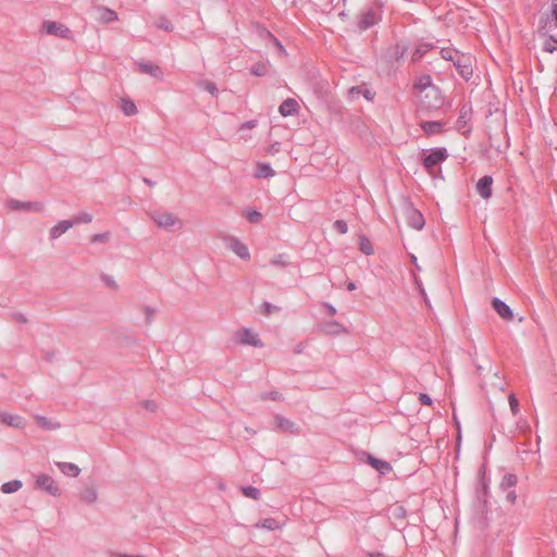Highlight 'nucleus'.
<instances>
[{
  "label": "nucleus",
  "instance_id": "f257e3e1",
  "mask_svg": "<svg viewBox=\"0 0 557 557\" xmlns=\"http://www.w3.org/2000/svg\"><path fill=\"white\" fill-rule=\"evenodd\" d=\"M441 55L443 59L451 61L459 75L465 79H469L472 76L473 70L470 55L461 54L459 51L446 48L441 50Z\"/></svg>",
  "mask_w": 557,
  "mask_h": 557
},
{
  "label": "nucleus",
  "instance_id": "f03ea898",
  "mask_svg": "<svg viewBox=\"0 0 557 557\" xmlns=\"http://www.w3.org/2000/svg\"><path fill=\"white\" fill-rule=\"evenodd\" d=\"M150 218L160 228L173 231L183 227V221L168 211H153L150 213Z\"/></svg>",
  "mask_w": 557,
  "mask_h": 557
},
{
  "label": "nucleus",
  "instance_id": "7ed1b4c3",
  "mask_svg": "<svg viewBox=\"0 0 557 557\" xmlns=\"http://www.w3.org/2000/svg\"><path fill=\"white\" fill-rule=\"evenodd\" d=\"M417 87L420 90H426L425 98L434 99V103L430 104V107H438L443 103L441 90L438 87L432 85L431 77L429 75L421 77Z\"/></svg>",
  "mask_w": 557,
  "mask_h": 557
},
{
  "label": "nucleus",
  "instance_id": "20e7f679",
  "mask_svg": "<svg viewBox=\"0 0 557 557\" xmlns=\"http://www.w3.org/2000/svg\"><path fill=\"white\" fill-rule=\"evenodd\" d=\"M42 32L47 35L55 36L63 39H72V30L64 24L54 21H45L42 23Z\"/></svg>",
  "mask_w": 557,
  "mask_h": 557
},
{
  "label": "nucleus",
  "instance_id": "39448f33",
  "mask_svg": "<svg viewBox=\"0 0 557 557\" xmlns=\"http://www.w3.org/2000/svg\"><path fill=\"white\" fill-rule=\"evenodd\" d=\"M35 487L45 491L51 496H59L61 490L52 476L40 473L35 476Z\"/></svg>",
  "mask_w": 557,
  "mask_h": 557
},
{
  "label": "nucleus",
  "instance_id": "423d86ee",
  "mask_svg": "<svg viewBox=\"0 0 557 557\" xmlns=\"http://www.w3.org/2000/svg\"><path fill=\"white\" fill-rule=\"evenodd\" d=\"M447 158L448 152L446 148H434L423 158L422 163L429 172H432L435 165L445 161Z\"/></svg>",
  "mask_w": 557,
  "mask_h": 557
},
{
  "label": "nucleus",
  "instance_id": "0eeeda50",
  "mask_svg": "<svg viewBox=\"0 0 557 557\" xmlns=\"http://www.w3.org/2000/svg\"><path fill=\"white\" fill-rule=\"evenodd\" d=\"M381 20V12L377 8H369L359 15L358 27L367 30Z\"/></svg>",
  "mask_w": 557,
  "mask_h": 557
},
{
  "label": "nucleus",
  "instance_id": "6e6552de",
  "mask_svg": "<svg viewBox=\"0 0 557 557\" xmlns=\"http://www.w3.org/2000/svg\"><path fill=\"white\" fill-rule=\"evenodd\" d=\"M7 206L14 211L41 212L44 210V205L38 201H20L16 199H10L7 202Z\"/></svg>",
  "mask_w": 557,
  "mask_h": 557
},
{
  "label": "nucleus",
  "instance_id": "1a4fd4ad",
  "mask_svg": "<svg viewBox=\"0 0 557 557\" xmlns=\"http://www.w3.org/2000/svg\"><path fill=\"white\" fill-rule=\"evenodd\" d=\"M0 422L15 429H24L26 426V421L23 417L5 411L0 412Z\"/></svg>",
  "mask_w": 557,
  "mask_h": 557
},
{
  "label": "nucleus",
  "instance_id": "9d476101",
  "mask_svg": "<svg viewBox=\"0 0 557 557\" xmlns=\"http://www.w3.org/2000/svg\"><path fill=\"white\" fill-rule=\"evenodd\" d=\"M492 185L493 177L485 175L481 177L476 183V191L483 199H490L492 197Z\"/></svg>",
  "mask_w": 557,
  "mask_h": 557
},
{
  "label": "nucleus",
  "instance_id": "9b49d317",
  "mask_svg": "<svg viewBox=\"0 0 557 557\" xmlns=\"http://www.w3.org/2000/svg\"><path fill=\"white\" fill-rule=\"evenodd\" d=\"M228 247L240 259L248 260L250 258V252H249V249H248L247 245L242 243L238 238L231 237L230 238V243H228Z\"/></svg>",
  "mask_w": 557,
  "mask_h": 557
},
{
  "label": "nucleus",
  "instance_id": "f8f14e48",
  "mask_svg": "<svg viewBox=\"0 0 557 557\" xmlns=\"http://www.w3.org/2000/svg\"><path fill=\"white\" fill-rule=\"evenodd\" d=\"M79 499L87 505L95 504L98 499V491L96 485L86 484L79 492Z\"/></svg>",
  "mask_w": 557,
  "mask_h": 557
},
{
  "label": "nucleus",
  "instance_id": "ddd939ff",
  "mask_svg": "<svg viewBox=\"0 0 557 557\" xmlns=\"http://www.w3.org/2000/svg\"><path fill=\"white\" fill-rule=\"evenodd\" d=\"M492 307L497 312V314L500 318H503L504 320H506V321L512 320V318H513L512 310L510 309V307L507 304H505L499 298H494L492 300Z\"/></svg>",
  "mask_w": 557,
  "mask_h": 557
},
{
  "label": "nucleus",
  "instance_id": "4468645a",
  "mask_svg": "<svg viewBox=\"0 0 557 557\" xmlns=\"http://www.w3.org/2000/svg\"><path fill=\"white\" fill-rule=\"evenodd\" d=\"M242 344L250 345L253 347H262L263 343L259 335L250 329H245L239 337Z\"/></svg>",
  "mask_w": 557,
  "mask_h": 557
},
{
  "label": "nucleus",
  "instance_id": "2eb2a0df",
  "mask_svg": "<svg viewBox=\"0 0 557 557\" xmlns=\"http://www.w3.org/2000/svg\"><path fill=\"white\" fill-rule=\"evenodd\" d=\"M137 66L140 70V72L148 74L159 81L163 79V73L159 65H156V64H152L149 62H145V61H140L137 63Z\"/></svg>",
  "mask_w": 557,
  "mask_h": 557
},
{
  "label": "nucleus",
  "instance_id": "dca6fc26",
  "mask_svg": "<svg viewBox=\"0 0 557 557\" xmlns=\"http://www.w3.org/2000/svg\"><path fill=\"white\" fill-rule=\"evenodd\" d=\"M97 12V21L102 24H108L117 20V14L115 11L106 8V7H97L95 8Z\"/></svg>",
  "mask_w": 557,
  "mask_h": 557
},
{
  "label": "nucleus",
  "instance_id": "f3484780",
  "mask_svg": "<svg viewBox=\"0 0 557 557\" xmlns=\"http://www.w3.org/2000/svg\"><path fill=\"white\" fill-rule=\"evenodd\" d=\"M75 225L72 220H62L50 230V238L57 239Z\"/></svg>",
  "mask_w": 557,
  "mask_h": 557
},
{
  "label": "nucleus",
  "instance_id": "a211bd4d",
  "mask_svg": "<svg viewBox=\"0 0 557 557\" xmlns=\"http://www.w3.org/2000/svg\"><path fill=\"white\" fill-rule=\"evenodd\" d=\"M298 108V102L293 98H288L281 103L278 112L283 116H290L297 113Z\"/></svg>",
  "mask_w": 557,
  "mask_h": 557
},
{
  "label": "nucleus",
  "instance_id": "6ab92c4d",
  "mask_svg": "<svg viewBox=\"0 0 557 557\" xmlns=\"http://www.w3.org/2000/svg\"><path fill=\"white\" fill-rule=\"evenodd\" d=\"M59 470L66 476L76 478L81 473V468L73 462H55Z\"/></svg>",
  "mask_w": 557,
  "mask_h": 557
},
{
  "label": "nucleus",
  "instance_id": "aec40b11",
  "mask_svg": "<svg viewBox=\"0 0 557 557\" xmlns=\"http://www.w3.org/2000/svg\"><path fill=\"white\" fill-rule=\"evenodd\" d=\"M408 223L411 227L420 231L423 228L425 221L420 211L411 209L408 213Z\"/></svg>",
  "mask_w": 557,
  "mask_h": 557
},
{
  "label": "nucleus",
  "instance_id": "412c9836",
  "mask_svg": "<svg viewBox=\"0 0 557 557\" xmlns=\"http://www.w3.org/2000/svg\"><path fill=\"white\" fill-rule=\"evenodd\" d=\"M443 123L438 121H425L421 123V128L428 135L440 134L443 131Z\"/></svg>",
  "mask_w": 557,
  "mask_h": 557
},
{
  "label": "nucleus",
  "instance_id": "4be33fe9",
  "mask_svg": "<svg viewBox=\"0 0 557 557\" xmlns=\"http://www.w3.org/2000/svg\"><path fill=\"white\" fill-rule=\"evenodd\" d=\"M35 420L37 422V424L41 428V429H45V430H58L61 428V424L60 422L55 421V420H50L44 416H39V414H36L35 416Z\"/></svg>",
  "mask_w": 557,
  "mask_h": 557
},
{
  "label": "nucleus",
  "instance_id": "5701e85b",
  "mask_svg": "<svg viewBox=\"0 0 557 557\" xmlns=\"http://www.w3.org/2000/svg\"><path fill=\"white\" fill-rule=\"evenodd\" d=\"M368 461L375 470H377L382 474H385L392 469L388 462L381 459H376L371 455H368Z\"/></svg>",
  "mask_w": 557,
  "mask_h": 557
},
{
  "label": "nucleus",
  "instance_id": "b1692460",
  "mask_svg": "<svg viewBox=\"0 0 557 557\" xmlns=\"http://www.w3.org/2000/svg\"><path fill=\"white\" fill-rule=\"evenodd\" d=\"M275 423H276V426L278 429H281L282 431L292 432V433L297 431L295 423L293 421H290L289 419L284 418L282 416L275 417Z\"/></svg>",
  "mask_w": 557,
  "mask_h": 557
},
{
  "label": "nucleus",
  "instance_id": "393cba45",
  "mask_svg": "<svg viewBox=\"0 0 557 557\" xmlns=\"http://www.w3.org/2000/svg\"><path fill=\"white\" fill-rule=\"evenodd\" d=\"M432 48H433V45L432 44H428V42H422V44L418 45L417 48L413 50V52L411 54V61L412 62H418Z\"/></svg>",
  "mask_w": 557,
  "mask_h": 557
},
{
  "label": "nucleus",
  "instance_id": "a878e982",
  "mask_svg": "<svg viewBox=\"0 0 557 557\" xmlns=\"http://www.w3.org/2000/svg\"><path fill=\"white\" fill-rule=\"evenodd\" d=\"M121 110L127 116H133L137 113V108L135 102L129 98H122L121 100Z\"/></svg>",
  "mask_w": 557,
  "mask_h": 557
},
{
  "label": "nucleus",
  "instance_id": "bb28decb",
  "mask_svg": "<svg viewBox=\"0 0 557 557\" xmlns=\"http://www.w3.org/2000/svg\"><path fill=\"white\" fill-rule=\"evenodd\" d=\"M23 486L21 480H12L1 485L0 490L3 494H12L20 491Z\"/></svg>",
  "mask_w": 557,
  "mask_h": 557
},
{
  "label": "nucleus",
  "instance_id": "cd10ccee",
  "mask_svg": "<svg viewBox=\"0 0 557 557\" xmlns=\"http://www.w3.org/2000/svg\"><path fill=\"white\" fill-rule=\"evenodd\" d=\"M517 482H518V478L516 474L507 473L503 476L499 487L503 491H507V490H510L511 487L516 486Z\"/></svg>",
  "mask_w": 557,
  "mask_h": 557
},
{
  "label": "nucleus",
  "instance_id": "c85d7f7f",
  "mask_svg": "<svg viewBox=\"0 0 557 557\" xmlns=\"http://www.w3.org/2000/svg\"><path fill=\"white\" fill-rule=\"evenodd\" d=\"M274 175V171L268 163H259L256 172V177L268 178Z\"/></svg>",
  "mask_w": 557,
  "mask_h": 557
},
{
  "label": "nucleus",
  "instance_id": "c756f323",
  "mask_svg": "<svg viewBox=\"0 0 557 557\" xmlns=\"http://www.w3.org/2000/svg\"><path fill=\"white\" fill-rule=\"evenodd\" d=\"M407 51V47L400 44L395 45L389 50V58L399 61Z\"/></svg>",
  "mask_w": 557,
  "mask_h": 557
},
{
  "label": "nucleus",
  "instance_id": "7c9ffc66",
  "mask_svg": "<svg viewBox=\"0 0 557 557\" xmlns=\"http://www.w3.org/2000/svg\"><path fill=\"white\" fill-rule=\"evenodd\" d=\"M154 26L159 29H162V30L169 32V33L173 32V29H174V26L165 16H160L154 22Z\"/></svg>",
  "mask_w": 557,
  "mask_h": 557
},
{
  "label": "nucleus",
  "instance_id": "2f4dec72",
  "mask_svg": "<svg viewBox=\"0 0 557 557\" xmlns=\"http://www.w3.org/2000/svg\"><path fill=\"white\" fill-rule=\"evenodd\" d=\"M359 248L367 256H370L373 253L372 244L366 236L359 237Z\"/></svg>",
  "mask_w": 557,
  "mask_h": 557
},
{
  "label": "nucleus",
  "instance_id": "473e14b6",
  "mask_svg": "<svg viewBox=\"0 0 557 557\" xmlns=\"http://www.w3.org/2000/svg\"><path fill=\"white\" fill-rule=\"evenodd\" d=\"M469 114H470V109L466 104L462 106V108L460 109L459 117L457 120L458 129H461L467 124Z\"/></svg>",
  "mask_w": 557,
  "mask_h": 557
},
{
  "label": "nucleus",
  "instance_id": "72a5a7b5",
  "mask_svg": "<svg viewBox=\"0 0 557 557\" xmlns=\"http://www.w3.org/2000/svg\"><path fill=\"white\" fill-rule=\"evenodd\" d=\"M251 73L255 76H264V75H267L268 74V64L263 63V62L255 63L251 66Z\"/></svg>",
  "mask_w": 557,
  "mask_h": 557
},
{
  "label": "nucleus",
  "instance_id": "f704fd0d",
  "mask_svg": "<svg viewBox=\"0 0 557 557\" xmlns=\"http://www.w3.org/2000/svg\"><path fill=\"white\" fill-rule=\"evenodd\" d=\"M542 49L548 53L555 52L557 50V40L554 37L545 38Z\"/></svg>",
  "mask_w": 557,
  "mask_h": 557
},
{
  "label": "nucleus",
  "instance_id": "c9c22d12",
  "mask_svg": "<svg viewBox=\"0 0 557 557\" xmlns=\"http://www.w3.org/2000/svg\"><path fill=\"white\" fill-rule=\"evenodd\" d=\"M242 492L246 497H249L252 499H259V497H260V491L253 486H244V487H242Z\"/></svg>",
  "mask_w": 557,
  "mask_h": 557
},
{
  "label": "nucleus",
  "instance_id": "e433bc0d",
  "mask_svg": "<svg viewBox=\"0 0 557 557\" xmlns=\"http://www.w3.org/2000/svg\"><path fill=\"white\" fill-rule=\"evenodd\" d=\"M260 527L267 530H277L280 528V523L277 520L273 518H267L261 521Z\"/></svg>",
  "mask_w": 557,
  "mask_h": 557
},
{
  "label": "nucleus",
  "instance_id": "4c0bfd02",
  "mask_svg": "<svg viewBox=\"0 0 557 557\" xmlns=\"http://www.w3.org/2000/svg\"><path fill=\"white\" fill-rule=\"evenodd\" d=\"M200 87L206 90L207 92L213 95V96H216L218 95V88H216V85L215 83L213 82H209V81H206V82H201L200 83Z\"/></svg>",
  "mask_w": 557,
  "mask_h": 557
},
{
  "label": "nucleus",
  "instance_id": "58836bf2",
  "mask_svg": "<svg viewBox=\"0 0 557 557\" xmlns=\"http://www.w3.org/2000/svg\"><path fill=\"white\" fill-rule=\"evenodd\" d=\"M245 216L250 223H259L262 218L261 213L257 210L246 211Z\"/></svg>",
  "mask_w": 557,
  "mask_h": 557
},
{
  "label": "nucleus",
  "instance_id": "ea45409f",
  "mask_svg": "<svg viewBox=\"0 0 557 557\" xmlns=\"http://www.w3.org/2000/svg\"><path fill=\"white\" fill-rule=\"evenodd\" d=\"M72 221L75 222V224L90 223L92 221V215L88 212H83Z\"/></svg>",
  "mask_w": 557,
  "mask_h": 557
},
{
  "label": "nucleus",
  "instance_id": "a19ab883",
  "mask_svg": "<svg viewBox=\"0 0 557 557\" xmlns=\"http://www.w3.org/2000/svg\"><path fill=\"white\" fill-rule=\"evenodd\" d=\"M101 281L104 283L106 286H108L112 289H117V287H119L115 280L111 275L102 274Z\"/></svg>",
  "mask_w": 557,
  "mask_h": 557
},
{
  "label": "nucleus",
  "instance_id": "79ce46f5",
  "mask_svg": "<svg viewBox=\"0 0 557 557\" xmlns=\"http://www.w3.org/2000/svg\"><path fill=\"white\" fill-rule=\"evenodd\" d=\"M334 230H336L339 234H346L348 232V225L343 220H336L333 224Z\"/></svg>",
  "mask_w": 557,
  "mask_h": 557
},
{
  "label": "nucleus",
  "instance_id": "37998d69",
  "mask_svg": "<svg viewBox=\"0 0 557 557\" xmlns=\"http://www.w3.org/2000/svg\"><path fill=\"white\" fill-rule=\"evenodd\" d=\"M110 233L109 232H104V233H99V234H95L92 237H91V242L92 243H107L110 240Z\"/></svg>",
  "mask_w": 557,
  "mask_h": 557
},
{
  "label": "nucleus",
  "instance_id": "c03bdc74",
  "mask_svg": "<svg viewBox=\"0 0 557 557\" xmlns=\"http://www.w3.org/2000/svg\"><path fill=\"white\" fill-rule=\"evenodd\" d=\"M509 406H510L512 414L516 416L519 411V401H518L517 397L515 396V394L509 395Z\"/></svg>",
  "mask_w": 557,
  "mask_h": 557
},
{
  "label": "nucleus",
  "instance_id": "a18cd8bd",
  "mask_svg": "<svg viewBox=\"0 0 557 557\" xmlns=\"http://www.w3.org/2000/svg\"><path fill=\"white\" fill-rule=\"evenodd\" d=\"M272 264L274 265H281V267H285L288 264L287 260L285 259V256L284 255H280L277 256L276 258H274L272 261H271Z\"/></svg>",
  "mask_w": 557,
  "mask_h": 557
},
{
  "label": "nucleus",
  "instance_id": "49530a36",
  "mask_svg": "<svg viewBox=\"0 0 557 557\" xmlns=\"http://www.w3.org/2000/svg\"><path fill=\"white\" fill-rule=\"evenodd\" d=\"M263 308H264V312H265L267 314H271V313H273L274 311H277V310H278V308H277L276 306H274V305H272V304H270V302H268V301H265V302L263 304Z\"/></svg>",
  "mask_w": 557,
  "mask_h": 557
},
{
  "label": "nucleus",
  "instance_id": "de8ad7c7",
  "mask_svg": "<svg viewBox=\"0 0 557 557\" xmlns=\"http://www.w3.org/2000/svg\"><path fill=\"white\" fill-rule=\"evenodd\" d=\"M262 398L263 399H272V400H278L281 397H280V394L278 392L274 391V392H270V393H264L262 394Z\"/></svg>",
  "mask_w": 557,
  "mask_h": 557
},
{
  "label": "nucleus",
  "instance_id": "09e8293b",
  "mask_svg": "<svg viewBox=\"0 0 557 557\" xmlns=\"http://www.w3.org/2000/svg\"><path fill=\"white\" fill-rule=\"evenodd\" d=\"M419 400L421 401V404L426 405V406H430L432 404V398L428 394H424V393H421L419 395Z\"/></svg>",
  "mask_w": 557,
  "mask_h": 557
},
{
  "label": "nucleus",
  "instance_id": "8fccbe9b",
  "mask_svg": "<svg viewBox=\"0 0 557 557\" xmlns=\"http://www.w3.org/2000/svg\"><path fill=\"white\" fill-rule=\"evenodd\" d=\"M506 500L509 502L510 504H515L516 500H517L516 492L512 491V490H509L507 495H506Z\"/></svg>",
  "mask_w": 557,
  "mask_h": 557
},
{
  "label": "nucleus",
  "instance_id": "3c124183",
  "mask_svg": "<svg viewBox=\"0 0 557 557\" xmlns=\"http://www.w3.org/2000/svg\"><path fill=\"white\" fill-rule=\"evenodd\" d=\"M550 7H552V16L556 21L557 26V0H550Z\"/></svg>",
  "mask_w": 557,
  "mask_h": 557
},
{
  "label": "nucleus",
  "instance_id": "603ef678",
  "mask_svg": "<svg viewBox=\"0 0 557 557\" xmlns=\"http://www.w3.org/2000/svg\"><path fill=\"white\" fill-rule=\"evenodd\" d=\"M257 125V121L256 120H250V121H247L245 123L242 124L240 126V129H244V128H255Z\"/></svg>",
  "mask_w": 557,
  "mask_h": 557
},
{
  "label": "nucleus",
  "instance_id": "864d4df0",
  "mask_svg": "<svg viewBox=\"0 0 557 557\" xmlns=\"http://www.w3.org/2000/svg\"><path fill=\"white\" fill-rule=\"evenodd\" d=\"M324 308L326 312L331 315H334L336 313V308L332 304L325 302Z\"/></svg>",
  "mask_w": 557,
  "mask_h": 557
},
{
  "label": "nucleus",
  "instance_id": "5fc2aeb1",
  "mask_svg": "<svg viewBox=\"0 0 557 557\" xmlns=\"http://www.w3.org/2000/svg\"><path fill=\"white\" fill-rule=\"evenodd\" d=\"M143 406H144L147 410H151V411H153V410L157 408L156 404H154L152 400H145V401L143 403Z\"/></svg>",
  "mask_w": 557,
  "mask_h": 557
},
{
  "label": "nucleus",
  "instance_id": "6e6d98bb",
  "mask_svg": "<svg viewBox=\"0 0 557 557\" xmlns=\"http://www.w3.org/2000/svg\"><path fill=\"white\" fill-rule=\"evenodd\" d=\"M327 327L330 329V332L335 333L339 330L341 325L337 322L333 321L327 324Z\"/></svg>",
  "mask_w": 557,
  "mask_h": 557
},
{
  "label": "nucleus",
  "instance_id": "4d7b16f0",
  "mask_svg": "<svg viewBox=\"0 0 557 557\" xmlns=\"http://www.w3.org/2000/svg\"><path fill=\"white\" fill-rule=\"evenodd\" d=\"M486 486L482 487V491H478V500L485 503Z\"/></svg>",
  "mask_w": 557,
  "mask_h": 557
},
{
  "label": "nucleus",
  "instance_id": "13d9d810",
  "mask_svg": "<svg viewBox=\"0 0 557 557\" xmlns=\"http://www.w3.org/2000/svg\"><path fill=\"white\" fill-rule=\"evenodd\" d=\"M13 318H14V320H16L17 322H21V323H25L27 321L26 318L22 313H18V312L14 313Z\"/></svg>",
  "mask_w": 557,
  "mask_h": 557
},
{
  "label": "nucleus",
  "instance_id": "bf43d9fd",
  "mask_svg": "<svg viewBox=\"0 0 557 557\" xmlns=\"http://www.w3.org/2000/svg\"><path fill=\"white\" fill-rule=\"evenodd\" d=\"M410 260H411L412 264H414L417 270H421L420 265L417 262V257L414 255H412V253L410 255Z\"/></svg>",
  "mask_w": 557,
  "mask_h": 557
},
{
  "label": "nucleus",
  "instance_id": "052dcab7",
  "mask_svg": "<svg viewBox=\"0 0 557 557\" xmlns=\"http://www.w3.org/2000/svg\"><path fill=\"white\" fill-rule=\"evenodd\" d=\"M269 36H270V37H271V39L273 40L274 45H275V46H276L281 51H284V49H283V47H282L281 42H280L276 38L272 37V35H270V34H269Z\"/></svg>",
  "mask_w": 557,
  "mask_h": 557
},
{
  "label": "nucleus",
  "instance_id": "680f3d73",
  "mask_svg": "<svg viewBox=\"0 0 557 557\" xmlns=\"http://www.w3.org/2000/svg\"><path fill=\"white\" fill-rule=\"evenodd\" d=\"M113 557H144L141 555L114 554Z\"/></svg>",
  "mask_w": 557,
  "mask_h": 557
},
{
  "label": "nucleus",
  "instance_id": "e2e57ef3",
  "mask_svg": "<svg viewBox=\"0 0 557 557\" xmlns=\"http://www.w3.org/2000/svg\"><path fill=\"white\" fill-rule=\"evenodd\" d=\"M357 288L356 284L354 282H349L347 284V289L348 290H355Z\"/></svg>",
  "mask_w": 557,
  "mask_h": 557
},
{
  "label": "nucleus",
  "instance_id": "0e129e2a",
  "mask_svg": "<svg viewBox=\"0 0 557 557\" xmlns=\"http://www.w3.org/2000/svg\"><path fill=\"white\" fill-rule=\"evenodd\" d=\"M368 557H385L382 553H369Z\"/></svg>",
  "mask_w": 557,
  "mask_h": 557
},
{
  "label": "nucleus",
  "instance_id": "69168bd1",
  "mask_svg": "<svg viewBox=\"0 0 557 557\" xmlns=\"http://www.w3.org/2000/svg\"><path fill=\"white\" fill-rule=\"evenodd\" d=\"M144 182L149 185V186H154V182H152L151 180L147 178V177H144Z\"/></svg>",
  "mask_w": 557,
  "mask_h": 557
},
{
  "label": "nucleus",
  "instance_id": "338daca9",
  "mask_svg": "<svg viewBox=\"0 0 557 557\" xmlns=\"http://www.w3.org/2000/svg\"><path fill=\"white\" fill-rule=\"evenodd\" d=\"M146 312H147V318L150 319V317L152 315L153 313V310L150 309V308H146Z\"/></svg>",
  "mask_w": 557,
  "mask_h": 557
}]
</instances>
